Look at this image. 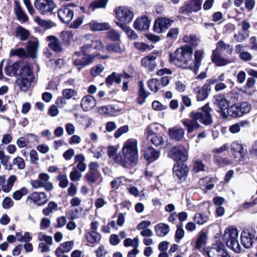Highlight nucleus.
<instances>
[{"mask_svg": "<svg viewBox=\"0 0 257 257\" xmlns=\"http://www.w3.org/2000/svg\"><path fill=\"white\" fill-rule=\"evenodd\" d=\"M193 49L188 45H184L178 48L174 53L171 54L170 59L175 62L179 67L192 70H196L201 65L203 58L204 51L198 50L195 52L194 60H192Z\"/></svg>", "mask_w": 257, "mask_h": 257, "instance_id": "nucleus-1", "label": "nucleus"}, {"mask_svg": "<svg viewBox=\"0 0 257 257\" xmlns=\"http://www.w3.org/2000/svg\"><path fill=\"white\" fill-rule=\"evenodd\" d=\"M211 109L207 103L197 111H192L189 118L182 120L183 125L187 128L188 133H192L199 129L201 125L199 122L208 125L212 122V118L210 113Z\"/></svg>", "mask_w": 257, "mask_h": 257, "instance_id": "nucleus-2", "label": "nucleus"}, {"mask_svg": "<svg viewBox=\"0 0 257 257\" xmlns=\"http://www.w3.org/2000/svg\"><path fill=\"white\" fill-rule=\"evenodd\" d=\"M138 142L134 139H129L123 144L121 154L114 158L116 163L126 168L136 166L138 162Z\"/></svg>", "mask_w": 257, "mask_h": 257, "instance_id": "nucleus-3", "label": "nucleus"}, {"mask_svg": "<svg viewBox=\"0 0 257 257\" xmlns=\"http://www.w3.org/2000/svg\"><path fill=\"white\" fill-rule=\"evenodd\" d=\"M238 232L236 228L229 227L225 229L223 238L226 242V245L237 253H239L241 250V247L238 242Z\"/></svg>", "mask_w": 257, "mask_h": 257, "instance_id": "nucleus-4", "label": "nucleus"}, {"mask_svg": "<svg viewBox=\"0 0 257 257\" xmlns=\"http://www.w3.org/2000/svg\"><path fill=\"white\" fill-rule=\"evenodd\" d=\"M251 109V105L247 102L237 103L231 105L227 109L229 115L234 117L242 116Z\"/></svg>", "mask_w": 257, "mask_h": 257, "instance_id": "nucleus-5", "label": "nucleus"}, {"mask_svg": "<svg viewBox=\"0 0 257 257\" xmlns=\"http://www.w3.org/2000/svg\"><path fill=\"white\" fill-rule=\"evenodd\" d=\"M115 14L118 22L123 25L130 23L134 18L133 11L125 7H119L115 9Z\"/></svg>", "mask_w": 257, "mask_h": 257, "instance_id": "nucleus-6", "label": "nucleus"}, {"mask_svg": "<svg viewBox=\"0 0 257 257\" xmlns=\"http://www.w3.org/2000/svg\"><path fill=\"white\" fill-rule=\"evenodd\" d=\"M96 56V55H90L81 57L80 52H76L73 56V63L75 66L78 67L79 69H80L91 63Z\"/></svg>", "mask_w": 257, "mask_h": 257, "instance_id": "nucleus-7", "label": "nucleus"}, {"mask_svg": "<svg viewBox=\"0 0 257 257\" xmlns=\"http://www.w3.org/2000/svg\"><path fill=\"white\" fill-rule=\"evenodd\" d=\"M170 157L176 161L185 162L188 158V153L183 146H177L171 149L169 152Z\"/></svg>", "mask_w": 257, "mask_h": 257, "instance_id": "nucleus-8", "label": "nucleus"}, {"mask_svg": "<svg viewBox=\"0 0 257 257\" xmlns=\"http://www.w3.org/2000/svg\"><path fill=\"white\" fill-rule=\"evenodd\" d=\"M34 6L43 15L52 12L55 7L53 0H35Z\"/></svg>", "mask_w": 257, "mask_h": 257, "instance_id": "nucleus-9", "label": "nucleus"}, {"mask_svg": "<svg viewBox=\"0 0 257 257\" xmlns=\"http://www.w3.org/2000/svg\"><path fill=\"white\" fill-rule=\"evenodd\" d=\"M174 21L166 18H159L155 20L153 29L157 33L165 32L173 23Z\"/></svg>", "mask_w": 257, "mask_h": 257, "instance_id": "nucleus-10", "label": "nucleus"}, {"mask_svg": "<svg viewBox=\"0 0 257 257\" xmlns=\"http://www.w3.org/2000/svg\"><path fill=\"white\" fill-rule=\"evenodd\" d=\"M202 2L201 0H190L180 8L182 13L189 14L197 12L201 9Z\"/></svg>", "mask_w": 257, "mask_h": 257, "instance_id": "nucleus-11", "label": "nucleus"}, {"mask_svg": "<svg viewBox=\"0 0 257 257\" xmlns=\"http://www.w3.org/2000/svg\"><path fill=\"white\" fill-rule=\"evenodd\" d=\"M255 231L253 229H248L242 231L241 241L243 246L248 248L251 246L255 237Z\"/></svg>", "mask_w": 257, "mask_h": 257, "instance_id": "nucleus-12", "label": "nucleus"}, {"mask_svg": "<svg viewBox=\"0 0 257 257\" xmlns=\"http://www.w3.org/2000/svg\"><path fill=\"white\" fill-rule=\"evenodd\" d=\"M203 253H206L208 257H230L227 252L224 249V245L219 244L215 247L209 248L207 251L203 250Z\"/></svg>", "mask_w": 257, "mask_h": 257, "instance_id": "nucleus-13", "label": "nucleus"}, {"mask_svg": "<svg viewBox=\"0 0 257 257\" xmlns=\"http://www.w3.org/2000/svg\"><path fill=\"white\" fill-rule=\"evenodd\" d=\"M193 90L196 94L197 100L198 101H203L208 97L209 93L211 90V87L209 83L205 84L202 87L197 86L195 84Z\"/></svg>", "mask_w": 257, "mask_h": 257, "instance_id": "nucleus-14", "label": "nucleus"}, {"mask_svg": "<svg viewBox=\"0 0 257 257\" xmlns=\"http://www.w3.org/2000/svg\"><path fill=\"white\" fill-rule=\"evenodd\" d=\"M231 152L235 158L243 159L247 153V151L243 145L234 142L231 145Z\"/></svg>", "mask_w": 257, "mask_h": 257, "instance_id": "nucleus-15", "label": "nucleus"}, {"mask_svg": "<svg viewBox=\"0 0 257 257\" xmlns=\"http://www.w3.org/2000/svg\"><path fill=\"white\" fill-rule=\"evenodd\" d=\"M211 59L212 62L217 66H224L230 63V61L223 57L221 53L218 52L217 50L212 51Z\"/></svg>", "mask_w": 257, "mask_h": 257, "instance_id": "nucleus-16", "label": "nucleus"}, {"mask_svg": "<svg viewBox=\"0 0 257 257\" xmlns=\"http://www.w3.org/2000/svg\"><path fill=\"white\" fill-rule=\"evenodd\" d=\"M28 199H31L34 203L41 206L46 203L48 201L49 198L44 192H35L28 196Z\"/></svg>", "mask_w": 257, "mask_h": 257, "instance_id": "nucleus-17", "label": "nucleus"}, {"mask_svg": "<svg viewBox=\"0 0 257 257\" xmlns=\"http://www.w3.org/2000/svg\"><path fill=\"white\" fill-rule=\"evenodd\" d=\"M160 152L155 150L151 146H148L144 150L145 159L149 163L157 160L160 156Z\"/></svg>", "mask_w": 257, "mask_h": 257, "instance_id": "nucleus-18", "label": "nucleus"}, {"mask_svg": "<svg viewBox=\"0 0 257 257\" xmlns=\"http://www.w3.org/2000/svg\"><path fill=\"white\" fill-rule=\"evenodd\" d=\"M156 58V55L150 54L142 59V65L148 69L149 71H153L157 66L155 62Z\"/></svg>", "mask_w": 257, "mask_h": 257, "instance_id": "nucleus-19", "label": "nucleus"}, {"mask_svg": "<svg viewBox=\"0 0 257 257\" xmlns=\"http://www.w3.org/2000/svg\"><path fill=\"white\" fill-rule=\"evenodd\" d=\"M14 11L17 20L21 23H24L28 21V17L23 10L20 3L17 1H15Z\"/></svg>", "mask_w": 257, "mask_h": 257, "instance_id": "nucleus-20", "label": "nucleus"}, {"mask_svg": "<svg viewBox=\"0 0 257 257\" xmlns=\"http://www.w3.org/2000/svg\"><path fill=\"white\" fill-rule=\"evenodd\" d=\"M96 104L94 98L91 95H87L82 98L81 106L84 111H87L92 109L96 105Z\"/></svg>", "mask_w": 257, "mask_h": 257, "instance_id": "nucleus-21", "label": "nucleus"}, {"mask_svg": "<svg viewBox=\"0 0 257 257\" xmlns=\"http://www.w3.org/2000/svg\"><path fill=\"white\" fill-rule=\"evenodd\" d=\"M150 21L148 19V17L143 16L138 18L135 21L134 27L138 30H146L150 27Z\"/></svg>", "mask_w": 257, "mask_h": 257, "instance_id": "nucleus-22", "label": "nucleus"}, {"mask_svg": "<svg viewBox=\"0 0 257 257\" xmlns=\"http://www.w3.org/2000/svg\"><path fill=\"white\" fill-rule=\"evenodd\" d=\"M47 40L49 42V47L53 51L59 52L62 51V47L60 40L55 36L50 35L47 37Z\"/></svg>", "mask_w": 257, "mask_h": 257, "instance_id": "nucleus-23", "label": "nucleus"}, {"mask_svg": "<svg viewBox=\"0 0 257 257\" xmlns=\"http://www.w3.org/2000/svg\"><path fill=\"white\" fill-rule=\"evenodd\" d=\"M185 134V131L182 127H174L168 131V135L170 138L179 141L182 139Z\"/></svg>", "mask_w": 257, "mask_h": 257, "instance_id": "nucleus-24", "label": "nucleus"}, {"mask_svg": "<svg viewBox=\"0 0 257 257\" xmlns=\"http://www.w3.org/2000/svg\"><path fill=\"white\" fill-rule=\"evenodd\" d=\"M20 72L17 78H26L29 79H34V76L31 68L27 64L21 65Z\"/></svg>", "mask_w": 257, "mask_h": 257, "instance_id": "nucleus-25", "label": "nucleus"}, {"mask_svg": "<svg viewBox=\"0 0 257 257\" xmlns=\"http://www.w3.org/2000/svg\"><path fill=\"white\" fill-rule=\"evenodd\" d=\"M173 170L174 175L177 176L179 179H181L187 176L188 168L184 164L177 163L174 165Z\"/></svg>", "mask_w": 257, "mask_h": 257, "instance_id": "nucleus-26", "label": "nucleus"}, {"mask_svg": "<svg viewBox=\"0 0 257 257\" xmlns=\"http://www.w3.org/2000/svg\"><path fill=\"white\" fill-rule=\"evenodd\" d=\"M23 63L21 61H16L14 63L9 65L5 67V73L9 76H16L17 77V70L21 67Z\"/></svg>", "mask_w": 257, "mask_h": 257, "instance_id": "nucleus-27", "label": "nucleus"}, {"mask_svg": "<svg viewBox=\"0 0 257 257\" xmlns=\"http://www.w3.org/2000/svg\"><path fill=\"white\" fill-rule=\"evenodd\" d=\"M84 179L89 183L98 182L99 184L102 181L101 174L98 172L88 171L85 175Z\"/></svg>", "mask_w": 257, "mask_h": 257, "instance_id": "nucleus-28", "label": "nucleus"}, {"mask_svg": "<svg viewBox=\"0 0 257 257\" xmlns=\"http://www.w3.org/2000/svg\"><path fill=\"white\" fill-rule=\"evenodd\" d=\"M215 105L217 106L221 110L226 109L228 107V100L223 95H216L214 96Z\"/></svg>", "mask_w": 257, "mask_h": 257, "instance_id": "nucleus-29", "label": "nucleus"}, {"mask_svg": "<svg viewBox=\"0 0 257 257\" xmlns=\"http://www.w3.org/2000/svg\"><path fill=\"white\" fill-rule=\"evenodd\" d=\"M15 33L16 37L22 41L27 40L30 35L29 31L20 25L16 28Z\"/></svg>", "mask_w": 257, "mask_h": 257, "instance_id": "nucleus-30", "label": "nucleus"}, {"mask_svg": "<svg viewBox=\"0 0 257 257\" xmlns=\"http://www.w3.org/2000/svg\"><path fill=\"white\" fill-rule=\"evenodd\" d=\"M84 38L87 41H90L92 48L97 50H100L103 48V45L101 40L95 38L91 34H87Z\"/></svg>", "mask_w": 257, "mask_h": 257, "instance_id": "nucleus-31", "label": "nucleus"}, {"mask_svg": "<svg viewBox=\"0 0 257 257\" xmlns=\"http://www.w3.org/2000/svg\"><path fill=\"white\" fill-rule=\"evenodd\" d=\"M34 79L17 78L16 84L19 87L21 91L26 92L30 87Z\"/></svg>", "mask_w": 257, "mask_h": 257, "instance_id": "nucleus-32", "label": "nucleus"}, {"mask_svg": "<svg viewBox=\"0 0 257 257\" xmlns=\"http://www.w3.org/2000/svg\"><path fill=\"white\" fill-rule=\"evenodd\" d=\"M155 230L158 236L163 237L168 234L170 231V227L166 223H160L155 226Z\"/></svg>", "mask_w": 257, "mask_h": 257, "instance_id": "nucleus-33", "label": "nucleus"}, {"mask_svg": "<svg viewBox=\"0 0 257 257\" xmlns=\"http://www.w3.org/2000/svg\"><path fill=\"white\" fill-rule=\"evenodd\" d=\"M39 43L38 41H29L26 47V52L28 57H34L38 50Z\"/></svg>", "mask_w": 257, "mask_h": 257, "instance_id": "nucleus-34", "label": "nucleus"}, {"mask_svg": "<svg viewBox=\"0 0 257 257\" xmlns=\"http://www.w3.org/2000/svg\"><path fill=\"white\" fill-rule=\"evenodd\" d=\"M75 162L77 163L75 168L80 172H84L86 169V164L85 163V158L82 154H78L74 158Z\"/></svg>", "mask_w": 257, "mask_h": 257, "instance_id": "nucleus-35", "label": "nucleus"}, {"mask_svg": "<svg viewBox=\"0 0 257 257\" xmlns=\"http://www.w3.org/2000/svg\"><path fill=\"white\" fill-rule=\"evenodd\" d=\"M207 239V233L203 230L200 231L198 234L197 238L195 242V248L200 250L202 246L206 244Z\"/></svg>", "mask_w": 257, "mask_h": 257, "instance_id": "nucleus-36", "label": "nucleus"}, {"mask_svg": "<svg viewBox=\"0 0 257 257\" xmlns=\"http://www.w3.org/2000/svg\"><path fill=\"white\" fill-rule=\"evenodd\" d=\"M115 23L118 27L121 28L123 31L125 32L130 39L134 40L138 38V36L136 33L130 27L126 26L125 25H123L119 22H116Z\"/></svg>", "mask_w": 257, "mask_h": 257, "instance_id": "nucleus-37", "label": "nucleus"}, {"mask_svg": "<svg viewBox=\"0 0 257 257\" xmlns=\"http://www.w3.org/2000/svg\"><path fill=\"white\" fill-rule=\"evenodd\" d=\"M106 49L108 52L121 54L125 51V47L120 43H111L107 45Z\"/></svg>", "mask_w": 257, "mask_h": 257, "instance_id": "nucleus-38", "label": "nucleus"}, {"mask_svg": "<svg viewBox=\"0 0 257 257\" xmlns=\"http://www.w3.org/2000/svg\"><path fill=\"white\" fill-rule=\"evenodd\" d=\"M89 27L92 31H104L108 29L110 26L107 23H99L92 21L89 23Z\"/></svg>", "mask_w": 257, "mask_h": 257, "instance_id": "nucleus-39", "label": "nucleus"}, {"mask_svg": "<svg viewBox=\"0 0 257 257\" xmlns=\"http://www.w3.org/2000/svg\"><path fill=\"white\" fill-rule=\"evenodd\" d=\"M48 171L51 173H59L60 174L57 176V180L59 181V186L64 188V174H62L59 168L55 166H51L48 168Z\"/></svg>", "mask_w": 257, "mask_h": 257, "instance_id": "nucleus-40", "label": "nucleus"}, {"mask_svg": "<svg viewBox=\"0 0 257 257\" xmlns=\"http://www.w3.org/2000/svg\"><path fill=\"white\" fill-rule=\"evenodd\" d=\"M121 79L120 75L115 72H113L111 75L108 76L105 80L107 85L110 86L114 82L119 84L121 82Z\"/></svg>", "mask_w": 257, "mask_h": 257, "instance_id": "nucleus-41", "label": "nucleus"}, {"mask_svg": "<svg viewBox=\"0 0 257 257\" xmlns=\"http://www.w3.org/2000/svg\"><path fill=\"white\" fill-rule=\"evenodd\" d=\"M148 86L149 89L154 92H158L161 88L160 80L156 78H153L149 80L148 82Z\"/></svg>", "mask_w": 257, "mask_h": 257, "instance_id": "nucleus-42", "label": "nucleus"}, {"mask_svg": "<svg viewBox=\"0 0 257 257\" xmlns=\"http://www.w3.org/2000/svg\"><path fill=\"white\" fill-rule=\"evenodd\" d=\"M108 0H96L93 1L89 5V8L92 11L96 9L106 8Z\"/></svg>", "mask_w": 257, "mask_h": 257, "instance_id": "nucleus-43", "label": "nucleus"}, {"mask_svg": "<svg viewBox=\"0 0 257 257\" xmlns=\"http://www.w3.org/2000/svg\"><path fill=\"white\" fill-rule=\"evenodd\" d=\"M128 180L124 177H118L110 183L111 188L113 189H118L120 186L126 185Z\"/></svg>", "mask_w": 257, "mask_h": 257, "instance_id": "nucleus-44", "label": "nucleus"}, {"mask_svg": "<svg viewBox=\"0 0 257 257\" xmlns=\"http://www.w3.org/2000/svg\"><path fill=\"white\" fill-rule=\"evenodd\" d=\"M86 238L88 242L93 243L100 240L101 235L97 231H90L86 234Z\"/></svg>", "mask_w": 257, "mask_h": 257, "instance_id": "nucleus-45", "label": "nucleus"}, {"mask_svg": "<svg viewBox=\"0 0 257 257\" xmlns=\"http://www.w3.org/2000/svg\"><path fill=\"white\" fill-rule=\"evenodd\" d=\"M215 50H217L218 52H220L222 50H226L229 53H231L232 47L229 44L225 43L222 40L219 41L216 44V48Z\"/></svg>", "mask_w": 257, "mask_h": 257, "instance_id": "nucleus-46", "label": "nucleus"}, {"mask_svg": "<svg viewBox=\"0 0 257 257\" xmlns=\"http://www.w3.org/2000/svg\"><path fill=\"white\" fill-rule=\"evenodd\" d=\"M183 41L194 47L197 46L199 43V40L194 35L192 34L185 36L183 37Z\"/></svg>", "mask_w": 257, "mask_h": 257, "instance_id": "nucleus-47", "label": "nucleus"}, {"mask_svg": "<svg viewBox=\"0 0 257 257\" xmlns=\"http://www.w3.org/2000/svg\"><path fill=\"white\" fill-rule=\"evenodd\" d=\"M98 111L101 114L114 115L116 112L115 108L111 105H108L100 107Z\"/></svg>", "mask_w": 257, "mask_h": 257, "instance_id": "nucleus-48", "label": "nucleus"}, {"mask_svg": "<svg viewBox=\"0 0 257 257\" xmlns=\"http://www.w3.org/2000/svg\"><path fill=\"white\" fill-rule=\"evenodd\" d=\"M11 56H18L19 57H28L26 51L23 48L12 49L10 51Z\"/></svg>", "mask_w": 257, "mask_h": 257, "instance_id": "nucleus-49", "label": "nucleus"}, {"mask_svg": "<svg viewBox=\"0 0 257 257\" xmlns=\"http://www.w3.org/2000/svg\"><path fill=\"white\" fill-rule=\"evenodd\" d=\"M150 141L156 147H162L164 144V139L160 135H153L151 137Z\"/></svg>", "mask_w": 257, "mask_h": 257, "instance_id": "nucleus-50", "label": "nucleus"}, {"mask_svg": "<svg viewBox=\"0 0 257 257\" xmlns=\"http://www.w3.org/2000/svg\"><path fill=\"white\" fill-rule=\"evenodd\" d=\"M208 217L207 216L201 214L200 213H197L194 217V221L200 225H202L208 220Z\"/></svg>", "mask_w": 257, "mask_h": 257, "instance_id": "nucleus-51", "label": "nucleus"}, {"mask_svg": "<svg viewBox=\"0 0 257 257\" xmlns=\"http://www.w3.org/2000/svg\"><path fill=\"white\" fill-rule=\"evenodd\" d=\"M27 193V189L26 187H23L21 188L20 190H17L16 191L13 193V198L15 200H20L23 196L26 195Z\"/></svg>", "mask_w": 257, "mask_h": 257, "instance_id": "nucleus-52", "label": "nucleus"}, {"mask_svg": "<svg viewBox=\"0 0 257 257\" xmlns=\"http://www.w3.org/2000/svg\"><path fill=\"white\" fill-rule=\"evenodd\" d=\"M247 124L248 122L247 121H241L235 123L230 126L229 131L233 134L237 133L240 132L241 127L244 126L245 124Z\"/></svg>", "mask_w": 257, "mask_h": 257, "instance_id": "nucleus-53", "label": "nucleus"}, {"mask_svg": "<svg viewBox=\"0 0 257 257\" xmlns=\"http://www.w3.org/2000/svg\"><path fill=\"white\" fill-rule=\"evenodd\" d=\"M139 96L137 98V102L140 104H143L146 101V98L149 96L150 93L147 92L145 88L139 90Z\"/></svg>", "mask_w": 257, "mask_h": 257, "instance_id": "nucleus-54", "label": "nucleus"}, {"mask_svg": "<svg viewBox=\"0 0 257 257\" xmlns=\"http://www.w3.org/2000/svg\"><path fill=\"white\" fill-rule=\"evenodd\" d=\"M123 244L125 247L133 246L134 247H139V239L135 237L133 239L130 238H126L123 241Z\"/></svg>", "mask_w": 257, "mask_h": 257, "instance_id": "nucleus-55", "label": "nucleus"}, {"mask_svg": "<svg viewBox=\"0 0 257 257\" xmlns=\"http://www.w3.org/2000/svg\"><path fill=\"white\" fill-rule=\"evenodd\" d=\"M208 81L210 85H213L217 82L227 83V80H226L225 75L224 73H221L217 78H213L209 79Z\"/></svg>", "mask_w": 257, "mask_h": 257, "instance_id": "nucleus-56", "label": "nucleus"}, {"mask_svg": "<svg viewBox=\"0 0 257 257\" xmlns=\"http://www.w3.org/2000/svg\"><path fill=\"white\" fill-rule=\"evenodd\" d=\"M82 177V174L80 171L75 168L71 171L70 174V178L73 181H78L80 180Z\"/></svg>", "mask_w": 257, "mask_h": 257, "instance_id": "nucleus-57", "label": "nucleus"}, {"mask_svg": "<svg viewBox=\"0 0 257 257\" xmlns=\"http://www.w3.org/2000/svg\"><path fill=\"white\" fill-rule=\"evenodd\" d=\"M108 37L113 41H119L120 34L114 29H111L108 32Z\"/></svg>", "mask_w": 257, "mask_h": 257, "instance_id": "nucleus-58", "label": "nucleus"}, {"mask_svg": "<svg viewBox=\"0 0 257 257\" xmlns=\"http://www.w3.org/2000/svg\"><path fill=\"white\" fill-rule=\"evenodd\" d=\"M104 67L102 64H98L93 66L91 70L90 73L93 76H95L104 70Z\"/></svg>", "mask_w": 257, "mask_h": 257, "instance_id": "nucleus-59", "label": "nucleus"}, {"mask_svg": "<svg viewBox=\"0 0 257 257\" xmlns=\"http://www.w3.org/2000/svg\"><path fill=\"white\" fill-rule=\"evenodd\" d=\"M129 131V126L127 125H125L119 127L118 130H117L114 134V136L115 138H118L120 137L122 134L128 132Z\"/></svg>", "mask_w": 257, "mask_h": 257, "instance_id": "nucleus-60", "label": "nucleus"}, {"mask_svg": "<svg viewBox=\"0 0 257 257\" xmlns=\"http://www.w3.org/2000/svg\"><path fill=\"white\" fill-rule=\"evenodd\" d=\"M204 165L200 160H196L193 164V170L195 172H198L204 170Z\"/></svg>", "mask_w": 257, "mask_h": 257, "instance_id": "nucleus-61", "label": "nucleus"}, {"mask_svg": "<svg viewBox=\"0 0 257 257\" xmlns=\"http://www.w3.org/2000/svg\"><path fill=\"white\" fill-rule=\"evenodd\" d=\"M152 108L156 111H161L165 110L167 108V106L162 104L160 102L157 100H155L152 103Z\"/></svg>", "mask_w": 257, "mask_h": 257, "instance_id": "nucleus-62", "label": "nucleus"}, {"mask_svg": "<svg viewBox=\"0 0 257 257\" xmlns=\"http://www.w3.org/2000/svg\"><path fill=\"white\" fill-rule=\"evenodd\" d=\"M134 45L139 51H144L150 49L148 44L142 42H136L134 43Z\"/></svg>", "mask_w": 257, "mask_h": 257, "instance_id": "nucleus-63", "label": "nucleus"}, {"mask_svg": "<svg viewBox=\"0 0 257 257\" xmlns=\"http://www.w3.org/2000/svg\"><path fill=\"white\" fill-rule=\"evenodd\" d=\"M92 49V45L89 43H86L81 48V52L83 56H87L88 55H91L89 53L91 52Z\"/></svg>", "mask_w": 257, "mask_h": 257, "instance_id": "nucleus-64", "label": "nucleus"}]
</instances>
